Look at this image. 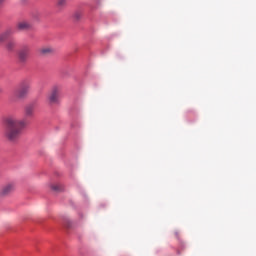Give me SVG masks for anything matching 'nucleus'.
Wrapping results in <instances>:
<instances>
[{"mask_svg":"<svg viewBox=\"0 0 256 256\" xmlns=\"http://www.w3.org/2000/svg\"><path fill=\"white\" fill-rule=\"evenodd\" d=\"M5 137L8 141H17L21 137V132L27 125V120H19L17 117L9 116L4 120Z\"/></svg>","mask_w":256,"mask_h":256,"instance_id":"nucleus-1","label":"nucleus"},{"mask_svg":"<svg viewBox=\"0 0 256 256\" xmlns=\"http://www.w3.org/2000/svg\"><path fill=\"white\" fill-rule=\"evenodd\" d=\"M59 91H61L59 86H53L48 93L47 99L50 105H57V103H59Z\"/></svg>","mask_w":256,"mask_h":256,"instance_id":"nucleus-3","label":"nucleus"},{"mask_svg":"<svg viewBox=\"0 0 256 256\" xmlns=\"http://www.w3.org/2000/svg\"><path fill=\"white\" fill-rule=\"evenodd\" d=\"M15 191V184L9 183L6 184L2 189H1V195H10V193H13Z\"/></svg>","mask_w":256,"mask_h":256,"instance_id":"nucleus-6","label":"nucleus"},{"mask_svg":"<svg viewBox=\"0 0 256 256\" xmlns=\"http://www.w3.org/2000/svg\"><path fill=\"white\" fill-rule=\"evenodd\" d=\"M40 53H42V55H49V53H53V48L51 47L41 48Z\"/></svg>","mask_w":256,"mask_h":256,"instance_id":"nucleus-9","label":"nucleus"},{"mask_svg":"<svg viewBox=\"0 0 256 256\" xmlns=\"http://www.w3.org/2000/svg\"><path fill=\"white\" fill-rule=\"evenodd\" d=\"M51 189L53 191H61V185H59V184L52 185Z\"/></svg>","mask_w":256,"mask_h":256,"instance_id":"nucleus-12","label":"nucleus"},{"mask_svg":"<svg viewBox=\"0 0 256 256\" xmlns=\"http://www.w3.org/2000/svg\"><path fill=\"white\" fill-rule=\"evenodd\" d=\"M3 1H5V0H0V3H3Z\"/></svg>","mask_w":256,"mask_h":256,"instance_id":"nucleus-14","label":"nucleus"},{"mask_svg":"<svg viewBox=\"0 0 256 256\" xmlns=\"http://www.w3.org/2000/svg\"><path fill=\"white\" fill-rule=\"evenodd\" d=\"M29 91H31V83L23 81L20 87L14 91V97L16 99H25L29 95Z\"/></svg>","mask_w":256,"mask_h":256,"instance_id":"nucleus-2","label":"nucleus"},{"mask_svg":"<svg viewBox=\"0 0 256 256\" xmlns=\"http://www.w3.org/2000/svg\"><path fill=\"white\" fill-rule=\"evenodd\" d=\"M34 111H35V106H33V104L27 105L25 107V116L26 117H33Z\"/></svg>","mask_w":256,"mask_h":256,"instance_id":"nucleus-8","label":"nucleus"},{"mask_svg":"<svg viewBox=\"0 0 256 256\" xmlns=\"http://www.w3.org/2000/svg\"><path fill=\"white\" fill-rule=\"evenodd\" d=\"M15 31L13 29H7L5 32L0 34V43H3L4 41H7L8 37H11Z\"/></svg>","mask_w":256,"mask_h":256,"instance_id":"nucleus-7","label":"nucleus"},{"mask_svg":"<svg viewBox=\"0 0 256 256\" xmlns=\"http://www.w3.org/2000/svg\"><path fill=\"white\" fill-rule=\"evenodd\" d=\"M32 27L33 24H31V22L27 20L20 21L17 24V28L19 29V31H29V29H32Z\"/></svg>","mask_w":256,"mask_h":256,"instance_id":"nucleus-5","label":"nucleus"},{"mask_svg":"<svg viewBox=\"0 0 256 256\" xmlns=\"http://www.w3.org/2000/svg\"><path fill=\"white\" fill-rule=\"evenodd\" d=\"M66 3H67V0H58V7H64Z\"/></svg>","mask_w":256,"mask_h":256,"instance_id":"nucleus-13","label":"nucleus"},{"mask_svg":"<svg viewBox=\"0 0 256 256\" xmlns=\"http://www.w3.org/2000/svg\"><path fill=\"white\" fill-rule=\"evenodd\" d=\"M7 51H13L15 49V42L9 41L6 44Z\"/></svg>","mask_w":256,"mask_h":256,"instance_id":"nucleus-10","label":"nucleus"},{"mask_svg":"<svg viewBox=\"0 0 256 256\" xmlns=\"http://www.w3.org/2000/svg\"><path fill=\"white\" fill-rule=\"evenodd\" d=\"M81 17H83V12H81L80 10H77L74 13V18H76L77 20L81 19Z\"/></svg>","mask_w":256,"mask_h":256,"instance_id":"nucleus-11","label":"nucleus"},{"mask_svg":"<svg viewBox=\"0 0 256 256\" xmlns=\"http://www.w3.org/2000/svg\"><path fill=\"white\" fill-rule=\"evenodd\" d=\"M31 53V48L29 46H23L18 52V59L20 63H27L29 55Z\"/></svg>","mask_w":256,"mask_h":256,"instance_id":"nucleus-4","label":"nucleus"}]
</instances>
